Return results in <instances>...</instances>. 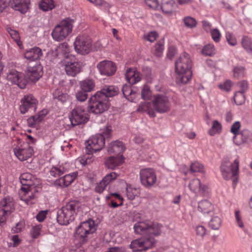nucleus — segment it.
<instances>
[{"label":"nucleus","mask_w":252,"mask_h":252,"mask_svg":"<svg viewBox=\"0 0 252 252\" xmlns=\"http://www.w3.org/2000/svg\"><path fill=\"white\" fill-rule=\"evenodd\" d=\"M162 227L158 223L148 220L137 222L134 225V232L143 237L132 241L130 248L134 252H141L151 248L155 244L153 236L160 234Z\"/></svg>","instance_id":"1"},{"label":"nucleus","mask_w":252,"mask_h":252,"mask_svg":"<svg viewBox=\"0 0 252 252\" xmlns=\"http://www.w3.org/2000/svg\"><path fill=\"white\" fill-rule=\"evenodd\" d=\"M192 61L186 53L180 55L175 63L176 81L179 84H185L190 80L192 76Z\"/></svg>","instance_id":"2"},{"label":"nucleus","mask_w":252,"mask_h":252,"mask_svg":"<svg viewBox=\"0 0 252 252\" xmlns=\"http://www.w3.org/2000/svg\"><path fill=\"white\" fill-rule=\"evenodd\" d=\"M19 179L21 184V199L27 204H30L32 203L31 201L35 197V181L36 178L32 174L26 172L22 174Z\"/></svg>","instance_id":"3"},{"label":"nucleus","mask_w":252,"mask_h":252,"mask_svg":"<svg viewBox=\"0 0 252 252\" xmlns=\"http://www.w3.org/2000/svg\"><path fill=\"white\" fill-rule=\"evenodd\" d=\"M111 135V126H108L101 133L92 136L86 142V153L91 155L101 150L105 145V139H109Z\"/></svg>","instance_id":"4"},{"label":"nucleus","mask_w":252,"mask_h":252,"mask_svg":"<svg viewBox=\"0 0 252 252\" xmlns=\"http://www.w3.org/2000/svg\"><path fill=\"white\" fill-rule=\"evenodd\" d=\"M79 205V202L76 201L67 202L57 212V222L62 225H67L72 222L77 215Z\"/></svg>","instance_id":"5"},{"label":"nucleus","mask_w":252,"mask_h":252,"mask_svg":"<svg viewBox=\"0 0 252 252\" xmlns=\"http://www.w3.org/2000/svg\"><path fill=\"white\" fill-rule=\"evenodd\" d=\"M239 160L236 158L233 163H231L227 158L222 159L220 166V170L223 178L228 180L231 178L233 180V186L235 187L237 183V178L239 173Z\"/></svg>","instance_id":"6"},{"label":"nucleus","mask_w":252,"mask_h":252,"mask_svg":"<svg viewBox=\"0 0 252 252\" xmlns=\"http://www.w3.org/2000/svg\"><path fill=\"white\" fill-rule=\"evenodd\" d=\"M74 21L66 18L62 20L53 29L51 35L56 41H61L65 39L72 32Z\"/></svg>","instance_id":"7"},{"label":"nucleus","mask_w":252,"mask_h":252,"mask_svg":"<svg viewBox=\"0 0 252 252\" xmlns=\"http://www.w3.org/2000/svg\"><path fill=\"white\" fill-rule=\"evenodd\" d=\"M96 227L94 221L92 219L83 221L76 228L75 237L81 243L86 242L89 236L95 232Z\"/></svg>","instance_id":"8"},{"label":"nucleus","mask_w":252,"mask_h":252,"mask_svg":"<svg viewBox=\"0 0 252 252\" xmlns=\"http://www.w3.org/2000/svg\"><path fill=\"white\" fill-rule=\"evenodd\" d=\"M100 95L101 93H95L89 99L88 108L90 113L99 114L108 109V101L104 99Z\"/></svg>","instance_id":"9"},{"label":"nucleus","mask_w":252,"mask_h":252,"mask_svg":"<svg viewBox=\"0 0 252 252\" xmlns=\"http://www.w3.org/2000/svg\"><path fill=\"white\" fill-rule=\"evenodd\" d=\"M15 210V202L13 197L6 196L0 201V225L6 222L7 218Z\"/></svg>","instance_id":"10"},{"label":"nucleus","mask_w":252,"mask_h":252,"mask_svg":"<svg viewBox=\"0 0 252 252\" xmlns=\"http://www.w3.org/2000/svg\"><path fill=\"white\" fill-rule=\"evenodd\" d=\"M74 46L78 54L85 55L92 51V42L89 36L84 34L79 35L75 38Z\"/></svg>","instance_id":"11"},{"label":"nucleus","mask_w":252,"mask_h":252,"mask_svg":"<svg viewBox=\"0 0 252 252\" xmlns=\"http://www.w3.org/2000/svg\"><path fill=\"white\" fill-rule=\"evenodd\" d=\"M64 70L68 76H75L82 69L81 63L75 56L67 55L63 60Z\"/></svg>","instance_id":"12"},{"label":"nucleus","mask_w":252,"mask_h":252,"mask_svg":"<svg viewBox=\"0 0 252 252\" xmlns=\"http://www.w3.org/2000/svg\"><path fill=\"white\" fill-rule=\"evenodd\" d=\"M38 101L32 94L25 95L20 100L19 110L22 114L27 112H35L37 109Z\"/></svg>","instance_id":"13"},{"label":"nucleus","mask_w":252,"mask_h":252,"mask_svg":"<svg viewBox=\"0 0 252 252\" xmlns=\"http://www.w3.org/2000/svg\"><path fill=\"white\" fill-rule=\"evenodd\" d=\"M89 119V116L85 110V108L81 106H76L71 111L69 120L73 126L86 123Z\"/></svg>","instance_id":"14"},{"label":"nucleus","mask_w":252,"mask_h":252,"mask_svg":"<svg viewBox=\"0 0 252 252\" xmlns=\"http://www.w3.org/2000/svg\"><path fill=\"white\" fill-rule=\"evenodd\" d=\"M139 176L141 184L147 188L152 187L157 180L155 170L151 168L140 169Z\"/></svg>","instance_id":"15"},{"label":"nucleus","mask_w":252,"mask_h":252,"mask_svg":"<svg viewBox=\"0 0 252 252\" xmlns=\"http://www.w3.org/2000/svg\"><path fill=\"white\" fill-rule=\"evenodd\" d=\"M152 101L155 110L159 113L168 112L170 109V103L168 97L164 95H154Z\"/></svg>","instance_id":"16"},{"label":"nucleus","mask_w":252,"mask_h":252,"mask_svg":"<svg viewBox=\"0 0 252 252\" xmlns=\"http://www.w3.org/2000/svg\"><path fill=\"white\" fill-rule=\"evenodd\" d=\"M15 155L21 161L27 160L33 153L32 148L28 143H23L14 149Z\"/></svg>","instance_id":"17"},{"label":"nucleus","mask_w":252,"mask_h":252,"mask_svg":"<svg viewBox=\"0 0 252 252\" xmlns=\"http://www.w3.org/2000/svg\"><path fill=\"white\" fill-rule=\"evenodd\" d=\"M97 68L101 75L111 76L115 73L117 66L113 62L104 60L97 64Z\"/></svg>","instance_id":"18"},{"label":"nucleus","mask_w":252,"mask_h":252,"mask_svg":"<svg viewBox=\"0 0 252 252\" xmlns=\"http://www.w3.org/2000/svg\"><path fill=\"white\" fill-rule=\"evenodd\" d=\"M42 67L39 63L33 66H28L26 71V75L31 82H35L42 76Z\"/></svg>","instance_id":"19"},{"label":"nucleus","mask_w":252,"mask_h":252,"mask_svg":"<svg viewBox=\"0 0 252 252\" xmlns=\"http://www.w3.org/2000/svg\"><path fill=\"white\" fill-rule=\"evenodd\" d=\"M7 80L13 84L17 85L20 88L24 89L26 86L25 80L21 72L15 69H11L7 76Z\"/></svg>","instance_id":"20"},{"label":"nucleus","mask_w":252,"mask_h":252,"mask_svg":"<svg viewBox=\"0 0 252 252\" xmlns=\"http://www.w3.org/2000/svg\"><path fill=\"white\" fill-rule=\"evenodd\" d=\"M78 175L77 172L66 174L63 177L56 179L54 182L56 186L64 188L68 187L74 181Z\"/></svg>","instance_id":"21"},{"label":"nucleus","mask_w":252,"mask_h":252,"mask_svg":"<svg viewBox=\"0 0 252 252\" xmlns=\"http://www.w3.org/2000/svg\"><path fill=\"white\" fill-rule=\"evenodd\" d=\"M41 49L36 46L27 50L24 55V58L29 62L37 61L42 56Z\"/></svg>","instance_id":"22"},{"label":"nucleus","mask_w":252,"mask_h":252,"mask_svg":"<svg viewBox=\"0 0 252 252\" xmlns=\"http://www.w3.org/2000/svg\"><path fill=\"white\" fill-rule=\"evenodd\" d=\"M189 188V189L194 193L205 194L207 187L202 185L200 180L198 178H194L190 180Z\"/></svg>","instance_id":"23"},{"label":"nucleus","mask_w":252,"mask_h":252,"mask_svg":"<svg viewBox=\"0 0 252 252\" xmlns=\"http://www.w3.org/2000/svg\"><path fill=\"white\" fill-rule=\"evenodd\" d=\"M10 6L15 10L25 13L29 8L30 0H10Z\"/></svg>","instance_id":"24"},{"label":"nucleus","mask_w":252,"mask_h":252,"mask_svg":"<svg viewBox=\"0 0 252 252\" xmlns=\"http://www.w3.org/2000/svg\"><path fill=\"white\" fill-rule=\"evenodd\" d=\"M125 150V147L122 141L116 140L111 142L108 147V152L109 154H115L118 157L123 156L122 153Z\"/></svg>","instance_id":"25"},{"label":"nucleus","mask_w":252,"mask_h":252,"mask_svg":"<svg viewBox=\"0 0 252 252\" xmlns=\"http://www.w3.org/2000/svg\"><path fill=\"white\" fill-rule=\"evenodd\" d=\"M119 91V89L116 86L105 85L100 91L96 93H101L100 95L104 99L108 100V97H113L116 95Z\"/></svg>","instance_id":"26"},{"label":"nucleus","mask_w":252,"mask_h":252,"mask_svg":"<svg viewBox=\"0 0 252 252\" xmlns=\"http://www.w3.org/2000/svg\"><path fill=\"white\" fill-rule=\"evenodd\" d=\"M125 76L126 80L130 84H135L141 80L139 72L134 68H128Z\"/></svg>","instance_id":"27"},{"label":"nucleus","mask_w":252,"mask_h":252,"mask_svg":"<svg viewBox=\"0 0 252 252\" xmlns=\"http://www.w3.org/2000/svg\"><path fill=\"white\" fill-rule=\"evenodd\" d=\"M198 210L203 214H208L213 212L214 206L210 201L204 199L198 203Z\"/></svg>","instance_id":"28"},{"label":"nucleus","mask_w":252,"mask_h":252,"mask_svg":"<svg viewBox=\"0 0 252 252\" xmlns=\"http://www.w3.org/2000/svg\"><path fill=\"white\" fill-rule=\"evenodd\" d=\"M239 136H240V140H239L238 138L237 139H235V140H233V142L235 144L238 146L248 142L249 141H251L252 139V131L247 129L242 130L241 132L239 133Z\"/></svg>","instance_id":"29"},{"label":"nucleus","mask_w":252,"mask_h":252,"mask_svg":"<svg viewBox=\"0 0 252 252\" xmlns=\"http://www.w3.org/2000/svg\"><path fill=\"white\" fill-rule=\"evenodd\" d=\"M124 161L123 156L110 157L105 161V165L108 168L113 169L117 166L121 165Z\"/></svg>","instance_id":"30"},{"label":"nucleus","mask_w":252,"mask_h":252,"mask_svg":"<svg viewBox=\"0 0 252 252\" xmlns=\"http://www.w3.org/2000/svg\"><path fill=\"white\" fill-rule=\"evenodd\" d=\"M140 190L138 188H135L130 184L126 183V194L129 200H133L136 196L140 195Z\"/></svg>","instance_id":"31"},{"label":"nucleus","mask_w":252,"mask_h":252,"mask_svg":"<svg viewBox=\"0 0 252 252\" xmlns=\"http://www.w3.org/2000/svg\"><path fill=\"white\" fill-rule=\"evenodd\" d=\"M81 89L86 92H90L94 90L95 81L93 79L87 78L79 83Z\"/></svg>","instance_id":"32"},{"label":"nucleus","mask_w":252,"mask_h":252,"mask_svg":"<svg viewBox=\"0 0 252 252\" xmlns=\"http://www.w3.org/2000/svg\"><path fill=\"white\" fill-rule=\"evenodd\" d=\"M122 92L124 96L130 101H133L136 96V92L131 89L130 86L125 84L122 88Z\"/></svg>","instance_id":"33"},{"label":"nucleus","mask_w":252,"mask_h":252,"mask_svg":"<svg viewBox=\"0 0 252 252\" xmlns=\"http://www.w3.org/2000/svg\"><path fill=\"white\" fill-rule=\"evenodd\" d=\"M176 6V3L173 0H165L161 4V8L165 14L171 13Z\"/></svg>","instance_id":"34"},{"label":"nucleus","mask_w":252,"mask_h":252,"mask_svg":"<svg viewBox=\"0 0 252 252\" xmlns=\"http://www.w3.org/2000/svg\"><path fill=\"white\" fill-rule=\"evenodd\" d=\"M65 172L66 169L63 165L53 166L49 170V175L56 178L61 176Z\"/></svg>","instance_id":"35"},{"label":"nucleus","mask_w":252,"mask_h":252,"mask_svg":"<svg viewBox=\"0 0 252 252\" xmlns=\"http://www.w3.org/2000/svg\"><path fill=\"white\" fill-rule=\"evenodd\" d=\"M222 126L218 120L212 122L211 127L208 130V133L211 136H214L217 133L220 134L221 132Z\"/></svg>","instance_id":"36"},{"label":"nucleus","mask_w":252,"mask_h":252,"mask_svg":"<svg viewBox=\"0 0 252 252\" xmlns=\"http://www.w3.org/2000/svg\"><path fill=\"white\" fill-rule=\"evenodd\" d=\"M42 226L40 224L32 225L30 231V234L33 239H37L40 235Z\"/></svg>","instance_id":"37"},{"label":"nucleus","mask_w":252,"mask_h":252,"mask_svg":"<svg viewBox=\"0 0 252 252\" xmlns=\"http://www.w3.org/2000/svg\"><path fill=\"white\" fill-rule=\"evenodd\" d=\"M55 7L53 0H42L39 4V8L44 11L52 10Z\"/></svg>","instance_id":"38"},{"label":"nucleus","mask_w":252,"mask_h":252,"mask_svg":"<svg viewBox=\"0 0 252 252\" xmlns=\"http://www.w3.org/2000/svg\"><path fill=\"white\" fill-rule=\"evenodd\" d=\"M6 31L9 34L11 37L17 43L18 45L20 46L22 44V42L20 40V34L17 31L8 27L6 29Z\"/></svg>","instance_id":"39"},{"label":"nucleus","mask_w":252,"mask_h":252,"mask_svg":"<svg viewBox=\"0 0 252 252\" xmlns=\"http://www.w3.org/2000/svg\"><path fill=\"white\" fill-rule=\"evenodd\" d=\"M221 220L218 216H214L212 218L209 222V226L214 230H218L221 225Z\"/></svg>","instance_id":"40"},{"label":"nucleus","mask_w":252,"mask_h":252,"mask_svg":"<svg viewBox=\"0 0 252 252\" xmlns=\"http://www.w3.org/2000/svg\"><path fill=\"white\" fill-rule=\"evenodd\" d=\"M53 98L57 99L58 101L63 103L69 99V95L63 94L58 90L56 91L53 94Z\"/></svg>","instance_id":"41"},{"label":"nucleus","mask_w":252,"mask_h":252,"mask_svg":"<svg viewBox=\"0 0 252 252\" xmlns=\"http://www.w3.org/2000/svg\"><path fill=\"white\" fill-rule=\"evenodd\" d=\"M189 170L191 172L204 173L205 172L203 165L198 161H195L190 164Z\"/></svg>","instance_id":"42"},{"label":"nucleus","mask_w":252,"mask_h":252,"mask_svg":"<svg viewBox=\"0 0 252 252\" xmlns=\"http://www.w3.org/2000/svg\"><path fill=\"white\" fill-rule=\"evenodd\" d=\"M242 45L248 53H252V42L250 38L244 36L241 41Z\"/></svg>","instance_id":"43"},{"label":"nucleus","mask_w":252,"mask_h":252,"mask_svg":"<svg viewBox=\"0 0 252 252\" xmlns=\"http://www.w3.org/2000/svg\"><path fill=\"white\" fill-rule=\"evenodd\" d=\"M202 53L205 56H212L215 54V46L212 44H208L205 45L202 50Z\"/></svg>","instance_id":"44"},{"label":"nucleus","mask_w":252,"mask_h":252,"mask_svg":"<svg viewBox=\"0 0 252 252\" xmlns=\"http://www.w3.org/2000/svg\"><path fill=\"white\" fill-rule=\"evenodd\" d=\"M245 93L236 92L233 96V99L235 103L237 105H242L245 102V96L244 94Z\"/></svg>","instance_id":"45"},{"label":"nucleus","mask_w":252,"mask_h":252,"mask_svg":"<svg viewBox=\"0 0 252 252\" xmlns=\"http://www.w3.org/2000/svg\"><path fill=\"white\" fill-rule=\"evenodd\" d=\"M241 127V123L239 121L235 122L231 127L230 131L234 134L233 140L237 139L239 134V131Z\"/></svg>","instance_id":"46"},{"label":"nucleus","mask_w":252,"mask_h":252,"mask_svg":"<svg viewBox=\"0 0 252 252\" xmlns=\"http://www.w3.org/2000/svg\"><path fill=\"white\" fill-rule=\"evenodd\" d=\"M119 176V174L115 172H112L110 173L107 174L103 178L102 181L104 183V184H105L107 186L112 181L115 180Z\"/></svg>","instance_id":"47"},{"label":"nucleus","mask_w":252,"mask_h":252,"mask_svg":"<svg viewBox=\"0 0 252 252\" xmlns=\"http://www.w3.org/2000/svg\"><path fill=\"white\" fill-rule=\"evenodd\" d=\"M164 50V45L162 42L159 41L157 43L153 49V53L157 57H160Z\"/></svg>","instance_id":"48"},{"label":"nucleus","mask_w":252,"mask_h":252,"mask_svg":"<svg viewBox=\"0 0 252 252\" xmlns=\"http://www.w3.org/2000/svg\"><path fill=\"white\" fill-rule=\"evenodd\" d=\"M245 68L242 66H235L233 69V76L236 78L243 77L245 75Z\"/></svg>","instance_id":"49"},{"label":"nucleus","mask_w":252,"mask_h":252,"mask_svg":"<svg viewBox=\"0 0 252 252\" xmlns=\"http://www.w3.org/2000/svg\"><path fill=\"white\" fill-rule=\"evenodd\" d=\"M183 22L186 27L190 29L195 27L197 25L196 20L190 16L185 17L183 19Z\"/></svg>","instance_id":"50"},{"label":"nucleus","mask_w":252,"mask_h":252,"mask_svg":"<svg viewBox=\"0 0 252 252\" xmlns=\"http://www.w3.org/2000/svg\"><path fill=\"white\" fill-rule=\"evenodd\" d=\"M141 96L144 100H149L151 97V92L150 87L146 85H145L141 91Z\"/></svg>","instance_id":"51"},{"label":"nucleus","mask_w":252,"mask_h":252,"mask_svg":"<svg viewBox=\"0 0 252 252\" xmlns=\"http://www.w3.org/2000/svg\"><path fill=\"white\" fill-rule=\"evenodd\" d=\"M232 87V82L230 80H226L223 83L219 85V87L222 91L228 92L231 91Z\"/></svg>","instance_id":"52"},{"label":"nucleus","mask_w":252,"mask_h":252,"mask_svg":"<svg viewBox=\"0 0 252 252\" xmlns=\"http://www.w3.org/2000/svg\"><path fill=\"white\" fill-rule=\"evenodd\" d=\"M225 37L228 43L232 46H235L237 44V41L235 36L230 32H226Z\"/></svg>","instance_id":"53"},{"label":"nucleus","mask_w":252,"mask_h":252,"mask_svg":"<svg viewBox=\"0 0 252 252\" xmlns=\"http://www.w3.org/2000/svg\"><path fill=\"white\" fill-rule=\"evenodd\" d=\"M195 232L197 236L203 239L207 234V229L205 226L203 225H198L195 228Z\"/></svg>","instance_id":"54"},{"label":"nucleus","mask_w":252,"mask_h":252,"mask_svg":"<svg viewBox=\"0 0 252 252\" xmlns=\"http://www.w3.org/2000/svg\"><path fill=\"white\" fill-rule=\"evenodd\" d=\"M235 218L237 225L241 228L244 229L245 226L243 221L242 220V217L240 215V211L239 210H237L235 212Z\"/></svg>","instance_id":"55"},{"label":"nucleus","mask_w":252,"mask_h":252,"mask_svg":"<svg viewBox=\"0 0 252 252\" xmlns=\"http://www.w3.org/2000/svg\"><path fill=\"white\" fill-rule=\"evenodd\" d=\"M40 122L36 115L31 116L27 120V124L30 127H34L36 125Z\"/></svg>","instance_id":"56"},{"label":"nucleus","mask_w":252,"mask_h":252,"mask_svg":"<svg viewBox=\"0 0 252 252\" xmlns=\"http://www.w3.org/2000/svg\"><path fill=\"white\" fill-rule=\"evenodd\" d=\"M212 39L215 42H219L220 41L221 33L218 29H213L211 32Z\"/></svg>","instance_id":"57"},{"label":"nucleus","mask_w":252,"mask_h":252,"mask_svg":"<svg viewBox=\"0 0 252 252\" xmlns=\"http://www.w3.org/2000/svg\"><path fill=\"white\" fill-rule=\"evenodd\" d=\"M87 92H84L82 90L78 91L76 94V98L79 101H84L87 99Z\"/></svg>","instance_id":"58"},{"label":"nucleus","mask_w":252,"mask_h":252,"mask_svg":"<svg viewBox=\"0 0 252 252\" xmlns=\"http://www.w3.org/2000/svg\"><path fill=\"white\" fill-rule=\"evenodd\" d=\"M146 5L151 9L156 10L159 6L158 0H145Z\"/></svg>","instance_id":"59"},{"label":"nucleus","mask_w":252,"mask_h":252,"mask_svg":"<svg viewBox=\"0 0 252 252\" xmlns=\"http://www.w3.org/2000/svg\"><path fill=\"white\" fill-rule=\"evenodd\" d=\"M240 91L238 92L246 93L249 89V83L246 80H242L238 83Z\"/></svg>","instance_id":"60"},{"label":"nucleus","mask_w":252,"mask_h":252,"mask_svg":"<svg viewBox=\"0 0 252 252\" xmlns=\"http://www.w3.org/2000/svg\"><path fill=\"white\" fill-rule=\"evenodd\" d=\"M158 35L156 32H151L145 35V39L151 42H153L156 40Z\"/></svg>","instance_id":"61"},{"label":"nucleus","mask_w":252,"mask_h":252,"mask_svg":"<svg viewBox=\"0 0 252 252\" xmlns=\"http://www.w3.org/2000/svg\"><path fill=\"white\" fill-rule=\"evenodd\" d=\"M106 186L107 185L101 180L96 185L95 188V191L99 193H102L105 189Z\"/></svg>","instance_id":"62"},{"label":"nucleus","mask_w":252,"mask_h":252,"mask_svg":"<svg viewBox=\"0 0 252 252\" xmlns=\"http://www.w3.org/2000/svg\"><path fill=\"white\" fill-rule=\"evenodd\" d=\"M111 197H115V200L117 201L123 202L124 199L119 193L117 192L111 193L109 196H106V199L107 200L110 199Z\"/></svg>","instance_id":"63"},{"label":"nucleus","mask_w":252,"mask_h":252,"mask_svg":"<svg viewBox=\"0 0 252 252\" xmlns=\"http://www.w3.org/2000/svg\"><path fill=\"white\" fill-rule=\"evenodd\" d=\"M47 211H41L36 216V219L39 222L43 221L46 217Z\"/></svg>","instance_id":"64"}]
</instances>
